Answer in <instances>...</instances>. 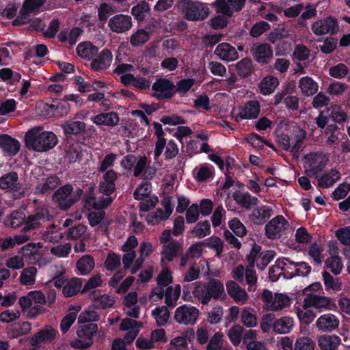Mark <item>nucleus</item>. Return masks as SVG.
Listing matches in <instances>:
<instances>
[{
	"label": "nucleus",
	"instance_id": "obj_1",
	"mask_svg": "<svg viewBox=\"0 0 350 350\" xmlns=\"http://www.w3.org/2000/svg\"><path fill=\"white\" fill-rule=\"evenodd\" d=\"M193 293L195 299L204 306H207L211 299L217 301L226 297L224 284L215 278H210L206 283L195 282Z\"/></svg>",
	"mask_w": 350,
	"mask_h": 350
},
{
	"label": "nucleus",
	"instance_id": "obj_2",
	"mask_svg": "<svg viewBox=\"0 0 350 350\" xmlns=\"http://www.w3.org/2000/svg\"><path fill=\"white\" fill-rule=\"evenodd\" d=\"M25 141L28 148L44 152L53 148L57 143V138L53 132L41 131L40 128H34L25 133Z\"/></svg>",
	"mask_w": 350,
	"mask_h": 350
},
{
	"label": "nucleus",
	"instance_id": "obj_3",
	"mask_svg": "<svg viewBox=\"0 0 350 350\" xmlns=\"http://www.w3.org/2000/svg\"><path fill=\"white\" fill-rule=\"evenodd\" d=\"M178 7L189 21L204 20L208 15V8L198 1L191 0H178Z\"/></svg>",
	"mask_w": 350,
	"mask_h": 350
},
{
	"label": "nucleus",
	"instance_id": "obj_4",
	"mask_svg": "<svg viewBox=\"0 0 350 350\" xmlns=\"http://www.w3.org/2000/svg\"><path fill=\"white\" fill-rule=\"evenodd\" d=\"M98 331L96 323H83L79 326L77 331L78 338L70 342V346L76 349H85L93 345V336Z\"/></svg>",
	"mask_w": 350,
	"mask_h": 350
},
{
	"label": "nucleus",
	"instance_id": "obj_5",
	"mask_svg": "<svg viewBox=\"0 0 350 350\" xmlns=\"http://www.w3.org/2000/svg\"><path fill=\"white\" fill-rule=\"evenodd\" d=\"M53 215L49 213L47 206H38L35 208L33 214L29 215L25 219V226L23 227V232H27L38 229L46 222L52 219Z\"/></svg>",
	"mask_w": 350,
	"mask_h": 350
},
{
	"label": "nucleus",
	"instance_id": "obj_6",
	"mask_svg": "<svg viewBox=\"0 0 350 350\" xmlns=\"http://www.w3.org/2000/svg\"><path fill=\"white\" fill-rule=\"evenodd\" d=\"M0 189L11 191L15 199H21L25 196L23 185L18 182V175L14 171L0 177Z\"/></svg>",
	"mask_w": 350,
	"mask_h": 350
},
{
	"label": "nucleus",
	"instance_id": "obj_7",
	"mask_svg": "<svg viewBox=\"0 0 350 350\" xmlns=\"http://www.w3.org/2000/svg\"><path fill=\"white\" fill-rule=\"evenodd\" d=\"M200 311L197 308L184 304L176 309L174 319L179 324L193 325L196 323Z\"/></svg>",
	"mask_w": 350,
	"mask_h": 350
},
{
	"label": "nucleus",
	"instance_id": "obj_8",
	"mask_svg": "<svg viewBox=\"0 0 350 350\" xmlns=\"http://www.w3.org/2000/svg\"><path fill=\"white\" fill-rule=\"evenodd\" d=\"M289 223L284 216L278 215L271 219L265 227L266 237L269 239H278L288 228Z\"/></svg>",
	"mask_w": 350,
	"mask_h": 350
},
{
	"label": "nucleus",
	"instance_id": "obj_9",
	"mask_svg": "<svg viewBox=\"0 0 350 350\" xmlns=\"http://www.w3.org/2000/svg\"><path fill=\"white\" fill-rule=\"evenodd\" d=\"M154 91L152 96L157 100H170L176 94L175 85L166 78L157 79L152 85Z\"/></svg>",
	"mask_w": 350,
	"mask_h": 350
},
{
	"label": "nucleus",
	"instance_id": "obj_10",
	"mask_svg": "<svg viewBox=\"0 0 350 350\" xmlns=\"http://www.w3.org/2000/svg\"><path fill=\"white\" fill-rule=\"evenodd\" d=\"M311 29L317 36L335 35L339 31L338 22L335 17L329 16L314 22Z\"/></svg>",
	"mask_w": 350,
	"mask_h": 350
},
{
	"label": "nucleus",
	"instance_id": "obj_11",
	"mask_svg": "<svg viewBox=\"0 0 350 350\" xmlns=\"http://www.w3.org/2000/svg\"><path fill=\"white\" fill-rule=\"evenodd\" d=\"M305 170L308 176L318 178V175L323 171L327 164L324 157L317 152L306 155Z\"/></svg>",
	"mask_w": 350,
	"mask_h": 350
},
{
	"label": "nucleus",
	"instance_id": "obj_12",
	"mask_svg": "<svg viewBox=\"0 0 350 350\" xmlns=\"http://www.w3.org/2000/svg\"><path fill=\"white\" fill-rule=\"evenodd\" d=\"M72 189L73 187L72 185L66 184L54 192L52 196L53 201L57 204L61 210L67 211L75 204V201L71 200Z\"/></svg>",
	"mask_w": 350,
	"mask_h": 350
},
{
	"label": "nucleus",
	"instance_id": "obj_13",
	"mask_svg": "<svg viewBox=\"0 0 350 350\" xmlns=\"http://www.w3.org/2000/svg\"><path fill=\"white\" fill-rule=\"evenodd\" d=\"M250 52L254 59L262 65L268 64L273 55L272 47L267 43H254Z\"/></svg>",
	"mask_w": 350,
	"mask_h": 350
},
{
	"label": "nucleus",
	"instance_id": "obj_14",
	"mask_svg": "<svg viewBox=\"0 0 350 350\" xmlns=\"http://www.w3.org/2000/svg\"><path fill=\"white\" fill-rule=\"evenodd\" d=\"M245 2L246 0H216L214 4L217 13L230 17L234 12L241 11Z\"/></svg>",
	"mask_w": 350,
	"mask_h": 350
},
{
	"label": "nucleus",
	"instance_id": "obj_15",
	"mask_svg": "<svg viewBox=\"0 0 350 350\" xmlns=\"http://www.w3.org/2000/svg\"><path fill=\"white\" fill-rule=\"evenodd\" d=\"M113 54L109 49H103L91 60L90 68L93 71L101 72L109 68Z\"/></svg>",
	"mask_w": 350,
	"mask_h": 350
},
{
	"label": "nucleus",
	"instance_id": "obj_16",
	"mask_svg": "<svg viewBox=\"0 0 350 350\" xmlns=\"http://www.w3.org/2000/svg\"><path fill=\"white\" fill-rule=\"evenodd\" d=\"M108 26L113 32H126L132 27V18L126 14H116L109 20Z\"/></svg>",
	"mask_w": 350,
	"mask_h": 350
},
{
	"label": "nucleus",
	"instance_id": "obj_17",
	"mask_svg": "<svg viewBox=\"0 0 350 350\" xmlns=\"http://www.w3.org/2000/svg\"><path fill=\"white\" fill-rule=\"evenodd\" d=\"M332 306V302L330 298L325 296H320L314 293H310L306 295L304 300V308L310 307L322 310H330Z\"/></svg>",
	"mask_w": 350,
	"mask_h": 350
},
{
	"label": "nucleus",
	"instance_id": "obj_18",
	"mask_svg": "<svg viewBox=\"0 0 350 350\" xmlns=\"http://www.w3.org/2000/svg\"><path fill=\"white\" fill-rule=\"evenodd\" d=\"M70 105L65 99H55L51 104H46L44 107L46 115L53 117L66 116L70 111Z\"/></svg>",
	"mask_w": 350,
	"mask_h": 350
},
{
	"label": "nucleus",
	"instance_id": "obj_19",
	"mask_svg": "<svg viewBox=\"0 0 350 350\" xmlns=\"http://www.w3.org/2000/svg\"><path fill=\"white\" fill-rule=\"evenodd\" d=\"M260 111V103L256 100H250L239 109L237 118L240 120L256 119L258 118Z\"/></svg>",
	"mask_w": 350,
	"mask_h": 350
},
{
	"label": "nucleus",
	"instance_id": "obj_20",
	"mask_svg": "<svg viewBox=\"0 0 350 350\" xmlns=\"http://www.w3.org/2000/svg\"><path fill=\"white\" fill-rule=\"evenodd\" d=\"M118 178L116 172L109 170L103 174V181L99 183L98 191L107 196H110L116 191L115 181Z\"/></svg>",
	"mask_w": 350,
	"mask_h": 350
},
{
	"label": "nucleus",
	"instance_id": "obj_21",
	"mask_svg": "<svg viewBox=\"0 0 350 350\" xmlns=\"http://www.w3.org/2000/svg\"><path fill=\"white\" fill-rule=\"evenodd\" d=\"M214 53L221 60L232 62L238 59L239 55L236 49L227 42L219 44Z\"/></svg>",
	"mask_w": 350,
	"mask_h": 350
},
{
	"label": "nucleus",
	"instance_id": "obj_22",
	"mask_svg": "<svg viewBox=\"0 0 350 350\" xmlns=\"http://www.w3.org/2000/svg\"><path fill=\"white\" fill-rule=\"evenodd\" d=\"M0 147L7 156L13 157L20 150L21 144L16 139L4 134L0 135Z\"/></svg>",
	"mask_w": 350,
	"mask_h": 350
},
{
	"label": "nucleus",
	"instance_id": "obj_23",
	"mask_svg": "<svg viewBox=\"0 0 350 350\" xmlns=\"http://www.w3.org/2000/svg\"><path fill=\"white\" fill-rule=\"evenodd\" d=\"M57 331L51 327L41 329L31 338L30 343L34 347H39L44 342H52L56 337Z\"/></svg>",
	"mask_w": 350,
	"mask_h": 350
},
{
	"label": "nucleus",
	"instance_id": "obj_24",
	"mask_svg": "<svg viewBox=\"0 0 350 350\" xmlns=\"http://www.w3.org/2000/svg\"><path fill=\"white\" fill-rule=\"evenodd\" d=\"M257 333L256 330L248 329L245 332L243 337V343L247 350H269L265 342L256 340Z\"/></svg>",
	"mask_w": 350,
	"mask_h": 350
},
{
	"label": "nucleus",
	"instance_id": "obj_25",
	"mask_svg": "<svg viewBox=\"0 0 350 350\" xmlns=\"http://www.w3.org/2000/svg\"><path fill=\"white\" fill-rule=\"evenodd\" d=\"M43 183H40L36 186V193L44 196L54 191L60 184V179L56 175H51L42 179Z\"/></svg>",
	"mask_w": 350,
	"mask_h": 350
},
{
	"label": "nucleus",
	"instance_id": "obj_26",
	"mask_svg": "<svg viewBox=\"0 0 350 350\" xmlns=\"http://www.w3.org/2000/svg\"><path fill=\"white\" fill-rule=\"evenodd\" d=\"M339 320L332 314H325L321 315L316 322V326L319 330L331 332L338 327Z\"/></svg>",
	"mask_w": 350,
	"mask_h": 350
},
{
	"label": "nucleus",
	"instance_id": "obj_27",
	"mask_svg": "<svg viewBox=\"0 0 350 350\" xmlns=\"http://www.w3.org/2000/svg\"><path fill=\"white\" fill-rule=\"evenodd\" d=\"M341 174L336 169H331L324 172L321 176L318 175V186L322 189L332 187L335 183L340 179Z\"/></svg>",
	"mask_w": 350,
	"mask_h": 350
},
{
	"label": "nucleus",
	"instance_id": "obj_28",
	"mask_svg": "<svg viewBox=\"0 0 350 350\" xmlns=\"http://www.w3.org/2000/svg\"><path fill=\"white\" fill-rule=\"evenodd\" d=\"M77 55L82 59L91 61L98 52V48L91 42H80L76 49Z\"/></svg>",
	"mask_w": 350,
	"mask_h": 350
},
{
	"label": "nucleus",
	"instance_id": "obj_29",
	"mask_svg": "<svg viewBox=\"0 0 350 350\" xmlns=\"http://www.w3.org/2000/svg\"><path fill=\"white\" fill-rule=\"evenodd\" d=\"M272 209L266 205L254 208L250 215L249 218L255 224H263L271 217Z\"/></svg>",
	"mask_w": 350,
	"mask_h": 350
},
{
	"label": "nucleus",
	"instance_id": "obj_30",
	"mask_svg": "<svg viewBox=\"0 0 350 350\" xmlns=\"http://www.w3.org/2000/svg\"><path fill=\"white\" fill-rule=\"evenodd\" d=\"M182 251V245L178 241H171L166 245H163L161 252V261L172 262Z\"/></svg>",
	"mask_w": 350,
	"mask_h": 350
},
{
	"label": "nucleus",
	"instance_id": "obj_31",
	"mask_svg": "<svg viewBox=\"0 0 350 350\" xmlns=\"http://www.w3.org/2000/svg\"><path fill=\"white\" fill-rule=\"evenodd\" d=\"M92 122L98 126H114L118 124L120 118L116 112L101 113L92 118Z\"/></svg>",
	"mask_w": 350,
	"mask_h": 350
},
{
	"label": "nucleus",
	"instance_id": "obj_32",
	"mask_svg": "<svg viewBox=\"0 0 350 350\" xmlns=\"http://www.w3.org/2000/svg\"><path fill=\"white\" fill-rule=\"evenodd\" d=\"M226 290L228 295L237 302H244L247 299L248 295L245 291L232 280L227 282Z\"/></svg>",
	"mask_w": 350,
	"mask_h": 350
},
{
	"label": "nucleus",
	"instance_id": "obj_33",
	"mask_svg": "<svg viewBox=\"0 0 350 350\" xmlns=\"http://www.w3.org/2000/svg\"><path fill=\"white\" fill-rule=\"evenodd\" d=\"M237 75L241 79H246L250 77L254 72V68L252 59L246 57L239 61L235 65Z\"/></svg>",
	"mask_w": 350,
	"mask_h": 350
},
{
	"label": "nucleus",
	"instance_id": "obj_34",
	"mask_svg": "<svg viewBox=\"0 0 350 350\" xmlns=\"http://www.w3.org/2000/svg\"><path fill=\"white\" fill-rule=\"evenodd\" d=\"M294 326V320L290 317H283L275 319L273 323V330L276 334L289 333Z\"/></svg>",
	"mask_w": 350,
	"mask_h": 350
},
{
	"label": "nucleus",
	"instance_id": "obj_35",
	"mask_svg": "<svg viewBox=\"0 0 350 350\" xmlns=\"http://www.w3.org/2000/svg\"><path fill=\"white\" fill-rule=\"evenodd\" d=\"M299 87L302 94L306 96L315 94L319 89L318 83L312 77L308 76L300 79Z\"/></svg>",
	"mask_w": 350,
	"mask_h": 350
},
{
	"label": "nucleus",
	"instance_id": "obj_36",
	"mask_svg": "<svg viewBox=\"0 0 350 350\" xmlns=\"http://www.w3.org/2000/svg\"><path fill=\"white\" fill-rule=\"evenodd\" d=\"M233 198L238 204L246 209H250L252 206L257 205L258 200L256 197L252 196L250 193H242L239 191H236L233 193Z\"/></svg>",
	"mask_w": 350,
	"mask_h": 350
},
{
	"label": "nucleus",
	"instance_id": "obj_37",
	"mask_svg": "<svg viewBox=\"0 0 350 350\" xmlns=\"http://www.w3.org/2000/svg\"><path fill=\"white\" fill-rule=\"evenodd\" d=\"M95 293L96 291H94L90 297L93 301L94 308L97 309H107L111 308L114 305V299L109 295L103 294L98 296L95 295Z\"/></svg>",
	"mask_w": 350,
	"mask_h": 350
},
{
	"label": "nucleus",
	"instance_id": "obj_38",
	"mask_svg": "<svg viewBox=\"0 0 350 350\" xmlns=\"http://www.w3.org/2000/svg\"><path fill=\"white\" fill-rule=\"evenodd\" d=\"M278 85V78L269 75L262 79L258 85V88L262 94L269 95L274 92Z\"/></svg>",
	"mask_w": 350,
	"mask_h": 350
},
{
	"label": "nucleus",
	"instance_id": "obj_39",
	"mask_svg": "<svg viewBox=\"0 0 350 350\" xmlns=\"http://www.w3.org/2000/svg\"><path fill=\"white\" fill-rule=\"evenodd\" d=\"M340 342V337L336 335H325L319 338V346L322 350H336Z\"/></svg>",
	"mask_w": 350,
	"mask_h": 350
},
{
	"label": "nucleus",
	"instance_id": "obj_40",
	"mask_svg": "<svg viewBox=\"0 0 350 350\" xmlns=\"http://www.w3.org/2000/svg\"><path fill=\"white\" fill-rule=\"evenodd\" d=\"M83 280L75 278L69 280L63 287V294L66 297L76 295L82 287Z\"/></svg>",
	"mask_w": 350,
	"mask_h": 350
},
{
	"label": "nucleus",
	"instance_id": "obj_41",
	"mask_svg": "<svg viewBox=\"0 0 350 350\" xmlns=\"http://www.w3.org/2000/svg\"><path fill=\"white\" fill-rule=\"evenodd\" d=\"M94 265V258L90 255H85L77 262L76 267L81 275H85L91 272Z\"/></svg>",
	"mask_w": 350,
	"mask_h": 350
},
{
	"label": "nucleus",
	"instance_id": "obj_42",
	"mask_svg": "<svg viewBox=\"0 0 350 350\" xmlns=\"http://www.w3.org/2000/svg\"><path fill=\"white\" fill-rule=\"evenodd\" d=\"M86 124L81 121H67L63 125V129L66 134L77 135L83 133L85 129Z\"/></svg>",
	"mask_w": 350,
	"mask_h": 350
},
{
	"label": "nucleus",
	"instance_id": "obj_43",
	"mask_svg": "<svg viewBox=\"0 0 350 350\" xmlns=\"http://www.w3.org/2000/svg\"><path fill=\"white\" fill-rule=\"evenodd\" d=\"M243 331V327L238 324L233 325L228 331V337L234 347H238L241 341H243V337L245 334Z\"/></svg>",
	"mask_w": 350,
	"mask_h": 350
},
{
	"label": "nucleus",
	"instance_id": "obj_44",
	"mask_svg": "<svg viewBox=\"0 0 350 350\" xmlns=\"http://www.w3.org/2000/svg\"><path fill=\"white\" fill-rule=\"evenodd\" d=\"M282 263L284 266L287 265L288 264L294 265L296 267L294 275L306 276L311 271V267L304 262H294L290 258H285L282 260Z\"/></svg>",
	"mask_w": 350,
	"mask_h": 350
},
{
	"label": "nucleus",
	"instance_id": "obj_45",
	"mask_svg": "<svg viewBox=\"0 0 350 350\" xmlns=\"http://www.w3.org/2000/svg\"><path fill=\"white\" fill-rule=\"evenodd\" d=\"M152 316L155 319L158 326H164L168 321L170 312L167 306H158L152 311Z\"/></svg>",
	"mask_w": 350,
	"mask_h": 350
},
{
	"label": "nucleus",
	"instance_id": "obj_46",
	"mask_svg": "<svg viewBox=\"0 0 350 350\" xmlns=\"http://www.w3.org/2000/svg\"><path fill=\"white\" fill-rule=\"evenodd\" d=\"M194 237L198 239H203L211 233V224L208 220L199 221L190 231Z\"/></svg>",
	"mask_w": 350,
	"mask_h": 350
},
{
	"label": "nucleus",
	"instance_id": "obj_47",
	"mask_svg": "<svg viewBox=\"0 0 350 350\" xmlns=\"http://www.w3.org/2000/svg\"><path fill=\"white\" fill-rule=\"evenodd\" d=\"M37 269L35 267H27L25 268L20 275V282L22 285H33L36 281Z\"/></svg>",
	"mask_w": 350,
	"mask_h": 350
},
{
	"label": "nucleus",
	"instance_id": "obj_48",
	"mask_svg": "<svg viewBox=\"0 0 350 350\" xmlns=\"http://www.w3.org/2000/svg\"><path fill=\"white\" fill-rule=\"evenodd\" d=\"M150 10L149 3L142 1L132 8L131 13L136 20L143 21Z\"/></svg>",
	"mask_w": 350,
	"mask_h": 350
},
{
	"label": "nucleus",
	"instance_id": "obj_49",
	"mask_svg": "<svg viewBox=\"0 0 350 350\" xmlns=\"http://www.w3.org/2000/svg\"><path fill=\"white\" fill-rule=\"evenodd\" d=\"M25 216L22 212L15 211L8 216L5 220V224L12 228H16L23 224L25 226Z\"/></svg>",
	"mask_w": 350,
	"mask_h": 350
},
{
	"label": "nucleus",
	"instance_id": "obj_50",
	"mask_svg": "<svg viewBox=\"0 0 350 350\" xmlns=\"http://www.w3.org/2000/svg\"><path fill=\"white\" fill-rule=\"evenodd\" d=\"M241 321L247 327H253L257 325L255 311L252 308H245L241 312Z\"/></svg>",
	"mask_w": 350,
	"mask_h": 350
},
{
	"label": "nucleus",
	"instance_id": "obj_51",
	"mask_svg": "<svg viewBox=\"0 0 350 350\" xmlns=\"http://www.w3.org/2000/svg\"><path fill=\"white\" fill-rule=\"evenodd\" d=\"M150 33L144 29H139L134 33L130 39L131 44L133 46H139L148 41Z\"/></svg>",
	"mask_w": 350,
	"mask_h": 350
},
{
	"label": "nucleus",
	"instance_id": "obj_52",
	"mask_svg": "<svg viewBox=\"0 0 350 350\" xmlns=\"http://www.w3.org/2000/svg\"><path fill=\"white\" fill-rule=\"evenodd\" d=\"M32 12H33L29 10L23 3L22 8L19 11L18 16L12 21V25L13 26H20L29 23L31 21L29 14Z\"/></svg>",
	"mask_w": 350,
	"mask_h": 350
},
{
	"label": "nucleus",
	"instance_id": "obj_53",
	"mask_svg": "<svg viewBox=\"0 0 350 350\" xmlns=\"http://www.w3.org/2000/svg\"><path fill=\"white\" fill-rule=\"evenodd\" d=\"M290 304L291 300L287 295L282 293H275L271 310L273 311L281 310Z\"/></svg>",
	"mask_w": 350,
	"mask_h": 350
},
{
	"label": "nucleus",
	"instance_id": "obj_54",
	"mask_svg": "<svg viewBox=\"0 0 350 350\" xmlns=\"http://www.w3.org/2000/svg\"><path fill=\"white\" fill-rule=\"evenodd\" d=\"M228 226L237 237H243L247 234V230L243 224L237 217H234L228 221Z\"/></svg>",
	"mask_w": 350,
	"mask_h": 350
},
{
	"label": "nucleus",
	"instance_id": "obj_55",
	"mask_svg": "<svg viewBox=\"0 0 350 350\" xmlns=\"http://www.w3.org/2000/svg\"><path fill=\"white\" fill-rule=\"evenodd\" d=\"M325 265L334 275L339 274L343 267L341 259L338 256L327 258Z\"/></svg>",
	"mask_w": 350,
	"mask_h": 350
},
{
	"label": "nucleus",
	"instance_id": "obj_56",
	"mask_svg": "<svg viewBox=\"0 0 350 350\" xmlns=\"http://www.w3.org/2000/svg\"><path fill=\"white\" fill-rule=\"evenodd\" d=\"M195 80L192 78L183 79L179 80L175 85L176 93H179L182 96L187 93L194 85Z\"/></svg>",
	"mask_w": 350,
	"mask_h": 350
},
{
	"label": "nucleus",
	"instance_id": "obj_57",
	"mask_svg": "<svg viewBox=\"0 0 350 350\" xmlns=\"http://www.w3.org/2000/svg\"><path fill=\"white\" fill-rule=\"evenodd\" d=\"M120 266V256L114 252H109L105 261L107 270L113 271Z\"/></svg>",
	"mask_w": 350,
	"mask_h": 350
},
{
	"label": "nucleus",
	"instance_id": "obj_58",
	"mask_svg": "<svg viewBox=\"0 0 350 350\" xmlns=\"http://www.w3.org/2000/svg\"><path fill=\"white\" fill-rule=\"evenodd\" d=\"M315 343L309 337H299L297 338L294 350H314Z\"/></svg>",
	"mask_w": 350,
	"mask_h": 350
},
{
	"label": "nucleus",
	"instance_id": "obj_59",
	"mask_svg": "<svg viewBox=\"0 0 350 350\" xmlns=\"http://www.w3.org/2000/svg\"><path fill=\"white\" fill-rule=\"evenodd\" d=\"M348 67L342 63H340L329 68V74L331 77L336 79H342L349 74Z\"/></svg>",
	"mask_w": 350,
	"mask_h": 350
},
{
	"label": "nucleus",
	"instance_id": "obj_60",
	"mask_svg": "<svg viewBox=\"0 0 350 350\" xmlns=\"http://www.w3.org/2000/svg\"><path fill=\"white\" fill-rule=\"evenodd\" d=\"M172 282L173 277L172 275V271L167 267L163 269L157 278V285L159 287L167 286L170 284L172 283Z\"/></svg>",
	"mask_w": 350,
	"mask_h": 350
},
{
	"label": "nucleus",
	"instance_id": "obj_61",
	"mask_svg": "<svg viewBox=\"0 0 350 350\" xmlns=\"http://www.w3.org/2000/svg\"><path fill=\"white\" fill-rule=\"evenodd\" d=\"M270 25L264 21L255 23L250 31V34L253 38H258L270 29Z\"/></svg>",
	"mask_w": 350,
	"mask_h": 350
},
{
	"label": "nucleus",
	"instance_id": "obj_62",
	"mask_svg": "<svg viewBox=\"0 0 350 350\" xmlns=\"http://www.w3.org/2000/svg\"><path fill=\"white\" fill-rule=\"evenodd\" d=\"M331 103V99L329 96H327L324 92H319L314 98L312 102V105L315 109H320L327 107Z\"/></svg>",
	"mask_w": 350,
	"mask_h": 350
},
{
	"label": "nucleus",
	"instance_id": "obj_63",
	"mask_svg": "<svg viewBox=\"0 0 350 350\" xmlns=\"http://www.w3.org/2000/svg\"><path fill=\"white\" fill-rule=\"evenodd\" d=\"M350 191V184L347 183H340L332 192V198L334 200H339L345 198Z\"/></svg>",
	"mask_w": 350,
	"mask_h": 350
},
{
	"label": "nucleus",
	"instance_id": "obj_64",
	"mask_svg": "<svg viewBox=\"0 0 350 350\" xmlns=\"http://www.w3.org/2000/svg\"><path fill=\"white\" fill-rule=\"evenodd\" d=\"M223 346V334L216 332L211 338L206 350H221Z\"/></svg>",
	"mask_w": 350,
	"mask_h": 350
}]
</instances>
